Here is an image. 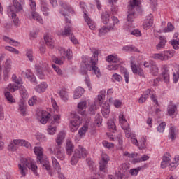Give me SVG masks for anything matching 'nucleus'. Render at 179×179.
<instances>
[{"label":"nucleus","mask_w":179,"mask_h":179,"mask_svg":"<svg viewBox=\"0 0 179 179\" xmlns=\"http://www.w3.org/2000/svg\"><path fill=\"white\" fill-rule=\"evenodd\" d=\"M127 164H124L117 169L116 174H120L122 176V178H124L127 177Z\"/></svg>","instance_id":"5701e85b"},{"label":"nucleus","mask_w":179,"mask_h":179,"mask_svg":"<svg viewBox=\"0 0 179 179\" xmlns=\"http://www.w3.org/2000/svg\"><path fill=\"white\" fill-rule=\"evenodd\" d=\"M60 51V54L63 58H68L69 59H72V50L71 49H68L66 51H65V49L59 50Z\"/></svg>","instance_id":"a878e982"},{"label":"nucleus","mask_w":179,"mask_h":179,"mask_svg":"<svg viewBox=\"0 0 179 179\" xmlns=\"http://www.w3.org/2000/svg\"><path fill=\"white\" fill-rule=\"evenodd\" d=\"M27 168L31 170L33 173L37 176V165L33 162L31 159H27L22 158L20 159V163L18 164V169L22 177H26V173H27Z\"/></svg>","instance_id":"f257e3e1"},{"label":"nucleus","mask_w":179,"mask_h":179,"mask_svg":"<svg viewBox=\"0 0 179 179\" xmlns=\"http://www.w3.org/2000/svg\"><path fill=\"white\" fill-rule=\"evenodd\" d=\"M153 25V18L152 17H147V18L144 20L143 24V27L145 30H148L149 27H152Z\"/></svg>","instance_id":"c85d7f7f"},{"label":"nucleus","mask_w":179,"mask_h":179,"mask_svg":"<svg viewBox=\"0 0 179 179\" xmlns=\"http://www.w3.org/2000/svg\"><path fill=\"white\" fill-rule=\"evenodd\" d=\"M81 74L85 76V82L90 90H92V85H90V78H89V76L87 75V71L85 70L84 71H81Z\"/></svg>","instance_id":"e433bc0d"},{"label":"nucleus","mask_w":179,"mask_h":179,"mask_svg":"<svg viewBox=\"0 0 179 179\" xmlns=\"http://www.w3.org/2000/svg\"><path fill=\"white\" fill-rule=\"evenodd\" d=\"M101 20L103 24H108V22H110V14L108 12L105 11L102 13Z\"/></svg>","instance_id":"f704fd0d"},{"label":"nucleus","mask_w":179,"mask_h":179,"mask_svg":"<svg viewBox=\"0 0 179 179\" xmlns=\"http://www.w3.org/2000/svg\"><path fill=\"white\" fill-rule=\"evenodd\" d=\"M59 96L61 99L64 100V101H66L68 100V92H66L65 90H61L59 91Z\"/></svg>","instance_id":"8fccbe9b"},{"label":"nucleus","mask_w":179,"mask_h":179,"mask_svg":"<svg viewBox=\"0 0 179 179\" xmlns=\"http://www.w3.org/2000/svg\"><path fill=\"white\" fill-rule=\"evenodd\" d=\"M169 164H170V155H164L161 162V167L162 169H166Z\"/></svg>","instance_id":"cd10ccee"},{"label":"nucleus","mask_w":179,"mask_h":179,"mask_svg":"<svg viewBox=\"0 0 179 179\" xmlns=\"http://www.w3.org/2000/svg\"><path fill=\"white\" fill-rule=\"evenodd\" d=\"M122 128L124 131L126 138H132V136L135 135L132 134V132H131V128L129 127V125H128L127 127H122Z\"/></svg>","instance_id":"ea45409f"},{"label":"nucleus","mask_w":179,"mask_h":179,"mask_svg":"<svg viewBox=\"0 0 179 179\" xmlns=\"http://www.w3.org/2000/svg\"><path fill=\"white\" fill-rule=\"evenodd\" d=\"M59 5H60L61 8H62V9H64V10H60V13L63 16H66V13L71 12V7H69L64 1H59Z\"/></svg>","instance_id":"f3484780"},{"label":"nucleus","mask_w":179,"mask_h":179,"mask_svg":"<svg viewBox=\"0 0 179 179\" xmlns=\"http://www.w3.org/2000/svg\"><path fill=\"white\" fill-rule=\"evenodd\" d=\"M20 10H23L22 4L17 0H13V6L8 7L7 13L12 15V13H17V12H20Z\"/></svg>","instance_id":"0eeeda50"},{"label":"nucleus","mask_w":179,"mask_h":179,"mask_svg":"<svg viewBox=\"0 0 179 179\" xmlns=\"http://www.w3.org/2000/svg\"><path fill=\"white\" fill-rule=\"evenodd\" d=\"M177 134H178V131L177 128L174 127H171L169 132V138L171 139V141H176L177 139Z\"/></svg>","instance_id":"6ab92c4d"},{"label":"nucleus","mask_w":179,"mask_h":179,"mask_svg":"<svg viewBox=\"0 0 179 179\" xmlns=\"http://www.w3.org/2000/svg\"><path fill=\"white\" fill-rule=\"evenodd\" d=\"M48 152L50 155H55L57 159L59 160H65V152L61 150V146L55 145L48 148Z\"/></svg>","instance_id":"423d86ee"},{"label":"nucleus","mask_w":179,"mask_h":179,"mask_svg":"<svg viewBox=\"0 0 179 179\" xmlns=\"http://www.w3.org/2000/svg\"><path fill=\"white\" fill-rule=\"evenodd\" d=\"M47 87H48V85H47V83L43 82L35 87V90L38 93H44V92L47 90Z\"/></svg>","instance_id":"aec40b11"},{"label":"nucleus","mask_w":179,"mask_h":179,"mask_svg":"<svg viewBox=\"0 0 179 179\" xmlns=\"http://www.w3.org/2000/svg\"><path fill=\"white\" fill-rule=\"evenodd\" d=\"M164 129H166V122H162L157 127V131L158 132L163 133L164 132Z\"/></svg>","instance_id":"bf43d9fd"},{"label":"nucleus","mask_w":179,"mask_h":179,"mask_svg":"<svg viewBox=\"0 0 179 179\" xmlns=\"http://www.w3.org/2000/svg\"><path fill=\"white\" fill-rule=\"evenodd\" d=\"M108 62H113V64H118L120 62V59L117 56H113L112 55L107 57Z\"/></svg>","instance_id":"c03bdc74"},{"label":"nucleus","mask_w":179,"mask_h":179,"mask_svg":"<svg viewBox=\"0 0 179 179\" xmlns=\"http://www.w3.org/2000/svg\"><path fill=\"white\" fill-rule=\"evenodd\" d=\"M101 113L104 118H108V115H110V106L108 103H104L103 105Z\"/></svg>","instance_id":"393cba45"},{"label":"nucleus","mask_w":179,"mask_h":179,"mask_svg":"<svg viewBox=\"0 0 179 179\" xmlns=\"http://www.w3.org/2000/svg\"><path fill=\"white\" fill-rule=\"evenodd\" d=\"M64 139H65V132L60 131L56 138V143H57V146H61L62 142H64Z\"/></svg>","instance_id":"c756f323"},{"label":"nucleus","mask_w":179,"mask_h":179,"mask_svg":"<svg viewBox=\"0 0 179 179\" xmlns=\"http://www.w3.org/2000/svg\"><path fill=\"white\" fill-rule=\"evenodd\" d=\"M87 106V103L86 101H81L78 104V113L80 114V115H85V113H86V107Z\"/></svg>","instance_id":"dca6fc26"},{"label":"nucleus","mask_w":179,"mask_h":179,"mask_svg":"<svg viewBox=\"0 0 179 179\" xmlns=\"http://www.w3.org/2000/svg\"><path fill=\"white\" fill-rule=\"evenodd\" d=\"M173 30H174V27L173 26V24H171V22H169L167 24V28L163 30V33H169L170 31H173Z\"/></svg>","instance_id":"052dcab7"},{"label":"nucleus","mask_w":179,"mask_h":179,"mask_svg":"<svg viewBox=\"0 0 179 179\" xmlns=\"http://www.w3.org/2000/svg\"><path fill=\"white\" fill-rule=\"evenodd\" d=\"M52 163L53 164V167H55V169H56V170H58V178L59 179H66V178H65V176H64V173H61V171H59L61 170V166H59V162H58V160H57V158H55V157H52Z\"/></svg>","instance_id":"f8f14e48"},{"label":"nucleus","mask_w":179,"mask_h":179,"mask_svg":"<svg viewBox=\"0 0 179 179\" xmlns=\"http://www.w3.org/2000/svg\"><path fill=\"white\" fill-rule=\"evenodd\" d=\"M131 69L134 75H138V76H141V78H145L143 69H142V68H141L139 66L136 65L134 62H131Z\"/></svg>","instance_id":"9d476101"},{"label":"nucleus","mask_w":179,"mask_h":179,"mask_svg":"<svg viewBox=\"0 0 179 179\" xmlns=\"http://www.w3.org/2000/svg\"><path fill=\"white\" fill-rule=\"evenodd\" d=\"M7 89L9 90V92L13 93L14 92H16V90H19V86H17L16 84H9L7 86Z\"/></svg>","instance_id":"603ef678"},{"label":"nucleus","mask_w":179,"mask_h":179,"mask_svg":"<svg viewBox=\"0 0 179 179\" xmlns=\"http://www.w3.org/2000/svg\"><path fill=\"white\" fill-rule=\"evenodd\" d=\"M26 57L28 58L29 61L31 62H33L34 58L33 57V50H28L26 52Z\"/></svg>","instance_id":"13d9d810"},{"label":"nucleus","mask_w":179,"mask_h":179,"mask_svg":"<svg viewBox=\"0 0 179 179\" xmlns=\"http://www.w3.org/2000/svg\"><path fill=\"white\" fill-rule=\"evenodd\" d=\"M103 121V119L101 118V116H100V114H96L95 116V124L97 127H100L101 125V122Z\"/></svg>","instance_id":"4d7b16f0"},{"label":"nucleus","mask_w":179,"mask_h":179,"mask_svg":"<svg viewBox=\"0 0 179 179\" xmlns=\"http://www.w3.org/2000/svg\"><path fill=\"white\" fill-rule=\"evenodd\" d=\"M35 68L36 71H47L48 69V64L42 62L39 64H36Z\"/></svg>","instance_id":"473e14b6"},{"label":"nucleus","mask_w":179,"mask_h":179,"mask_svg":"<svg viewBox=\"0 0 179 179\" xmlns=\"http://www.w3.org/2000/svg\"><path fill=\"white\" fill-rule=\"evenodd\" d=\"M167 113L169 115H174L177 113V106L173 103H170L167 108Z\"/></svg>","instance_id":"b1692460"},{"label":"nucleus","mask_w":179,"mask_h":179,"mask_svg":"<svg viewBox=\"0 0 179 179\" xmlns=\"http://www.w3.org/2000/svg\"><path fill=\"white\" fill-rule=\"evenodd\" d=\"M12 70V60L10 59H8L6 60L4 64V71L6 72H10Z\"/></svg>","instance_id":"58836bf2"},{"label":"nucleus","mask_w":179,"mask_h":179,"mask_svg":"<svg viewBox=\"0 0 179 179\" xmlns=\"http://www.w3.org/2000/svg\"><path fill=\"white\" fill-rule=\"evenodd\" d=\"M106 91H101L100 94L98 95V101H99V104L103 103V100H104V97H106Z\"/></svg>","instance_id":"680f3d73"},{"label":"nucleus","mask_w":179,"mask_h":179,"mask_svg":"<svg viewBox=\"0 0 179 179\" xmlns=\"http://www.w3.org/2000/svg\"><path fill=\"white\" fill-rule=\"evenodd\" d=\"M171 65L169 64V65H164L162 66L163 69V72H162V78L164 80L165 83H169V82H170V75L169 74V71H170V69H171Z\"/></svg>","instance_id":"9b49d317"},{"label":"nucleus","mask_w":179,"mask_h":179,"mask_svg":"<svg viewBox=\"0 0 179 179\" xmlns=\"http://www.w3.org/2000/svg\"><path fill=\"white\" fill-rule=\"evenodd\" d=\"M4 96L6 99V100H8V101H9V103H15L16 100H15L13 99V96H12V94H10L9 92H6L4 93Z\"/></svg>","instance_id":"a18cd8bd"},{"label":"nucleus","mask_w":179,"mask_h":179,"mask_svg":"<svg viewBox=\"0 0 179 179\" xmlns=\"http://www.w3.org/2000/svg\"><path fill=\"white\" fill-rule=\"evenodd\" d=\"M74 118L70 122V129L71 132H76L79 129V124L82 122V118L78 115H73Z\"/></svg>","instance_id":"6e6552de"},{"label":"nucleus","mask_w":179,"mask_h":179,"mask_svg":"<svg viewBox=\"0 0 179 179\" xmlns=\"http://www.w3.org/2000/svg\"><path fill=\"white\" fill-rule=\"evenodd\" d=\"M108 127L109 129H111V131H115V129L117 128L115 127V123H114V121H113V120H108Z\"/></svg>","instance_id":"e2e57ef3"},{"label":"nucleus","mask_w":179,"mask_h":179,"mask_svg":"<svg viewBox=\"0 0 179 179\" xmlns=\"http://www.w3.org/2000/svg\"><path fill=\"white\" fill-rule=\"evenodd\" d=\"M141 5V1L139 0H130V4L128 6L127 11V22L132 23L135 19V10L138 9V6Z\"/></svg>","instance_id":"7ed1b4c3"},{"label":"nucleus","mask_w":179,"mask_h":179,"mask_svg":"<svg viewBox=\"0 0 179 179\" xmlns=\"http://www.w3.org/2000/svg\"><path fill=\"white\" fill-rule=\"evenodd\" d=\"M96 111H97V106H96V103H92L89 108L90 114H91V115H94Z\"/></svg>","instance_id":"864d4df0"},{"label":"nucleus","mask_w":179,"mask_h":179,"mask_svg":"<svg viewBox=\"0 0 179 179\" xmlns=\"http://www.w3.org/2000/svg\"><path fill=\"white\" fill-rule=\"evenodd\" d=\"M99 62V52L94 51L93 52V56L91 57L90 64H91V69L92 73L96 75V78H100L101 76V72L100 71V69L97 66V62Z\"/></svg>","instance_id":"20e7f679"},{"label":"nucleus","mask_w":179,"mask_h":179,"mask_svg":"<svg viewBox=\"0 0 179 179\" xmlns=\"http://www.w3.org/2000/svg\"><path fill=\"white\" fill-rule=\"evenodd\" d=\"M87 156V150L82 145H78L73 152L70 163L71 166H76L79 163V159H85Z\"/></svg>","instance_id":"f03ea898"},{"label":"nucleus","mask_w":179,"mask_h":179,"mask_svg":"<svg viewBox=\"0 0 179 179\" xmlns=\"http://www.w3.org/2000/svg\"><path fill=\"white\" fill-rule=\"evenodd\" d=\"M108 160H110V158H108V155L106 153H103L101 156V162L102 163H108Z\"/></svg>","instance_id":"774afa93"},{"label":"nucleus","mask_w":179,"mask_h":179,"mask_svg":"<svg viewBox=\"0 0 179 179\" xmlns=\"http://www.w3.org/2000/svg\"><path fill=\"white\" fill-rule=\"evenodd\" d=\"M20 94L22 97V100H24V99L27 97V90H26V88L22 85L20 87Z\"/></svg>","instance_id":"09e8293b"},{"label":"nucleus","mask_w":179,"mask_h":179,"mask_svg":"<svg viewBox=\"0 0 179 179\" xmlns=\"http://www.w3.org/2000/svg\"><path fill=\"white\" fill-rule=\"evenodd\" d=\"M84 18L90 30H96V23L94 22V21L90 19V17L87 15V14H86V13H84Z\"/></svg>","instance_id":"2eb2a0df"},{"label":"nucleus","mask_w":179,"mask_h":179,"mask_svg":"<svg viewBox=\"0 0 179 179\" xmlns=\"http://www.w3.org/2000/svg\"><path fill=\"white\" fill-rule=\"evenodd\" d=\"M171 45L174 50H179V41L173 39L171 41Z\"/></svg>","instance_id":"338daca9"},{"label":"nucleus","mask_w":179,"mask_h":179,"mask_svg":"<svg viewBox=\"0 0 179 179\" xmlns=\"http://www.w3.org/2000/svg\"><path fill=\"white\" fill-rule=\"evenodd\" d=\"M44 41L46 45H48L49 48H54V40H52V38H51V36H45Z\"/></svg>","instance_id":"72a5a7b5"},{"label":"nucleus","mask_w":179,"mask_h":179,"mask_svg":"<svg viewBox=\"0 0 179 179\" xmlns=\"http://www.w3.org/2000/svg\"><path fill=\"white\" fill-rule=\"evenodd\" d=\"M150 71L154 76L159 75V67L156 64H152L150 66Z\"/></svg>","instance_id":"de8ad7c7"},{"label":"nucleus","mask_w":179,"mask_h":179,"mask_svg":"<svg viewBox=\"0 0 179 179\" xmlns=\"http://www.w3.org/2000/svg\"><path fill=\"white\" fill-rule=\"evenodd\" d=\"M12 80L17 85H22L23 83V80H22V78H17V77L15 74L12 76Z\"/></svg>","instance_id":"6e6d98bb"},{"label":"nucleus","mask_w":179,"mask_h":179,"mask_svg":"<svg viewBox=\"0 0 179 179\" xmlns=\"http://www.w3.org/2000/svg\"><path fill=\"white\" fill-rule=\"evenodd\" d=\"M57 132V127L50 125L48 128V133L49 135H54Z\"/></svg>","instance_id":"0e129e2a"},{"label":"nucleus","mask_w":179,"mask_h":179,"mask_svg":"<svg viewBox=\"0 0 179 179\" xmlns=\"http://www.w3.org/2000/svg\"><path fill=\"white\" fill-rule=\"evenodd\" d=\"M17 146H24L25 148H30V143L26 141V140H13L9 143L8 146V150L10 152H16V150H17Z\"/></svg>","instance_id":"39448f33"},{"label":"nucleus","mask_w":179,"mask_h":179,"mask_svg":"<svg viewBox=\"0 0 179 179\" xmlns=\"http://www.w3.org/2000/svg\"><path fill=\"white\" fill-rule=\"evenodd\" d=\"M160 42L156 45L157 50H163V48L166 46V43H167V41L166 39L163 38V37L160 36Z\"/></svg>","instance_id":"79ce46f5"},{"label":"nucleus","mask_w":179,"mask_h":179,"mask_svg":"<svg viewBox=\"0 0 179 179\" xmlns=\"http://www.w3.org/2000/svg\"><path fill=\"white\" fill-rule=\"evenodd\" d=\"M34 152L37 156V162H41V160L46 158L45 156H44V150H43L42 147H34Z\"/></svg>","instance_id":"ddd939ff"},{"label":"nucleus","mask_w":179,"mask_h":179,"mask_svg":"<svg viewBox=\"0 0 179 179\" xmlns=\"http://www.w3.org/2000/svg\"><path fill=\"white\" fill-rule=\"evenodd\" d=\"M8 15L12 17L15 26H19L20 24V21L16 15V13H12V14L8 13Z\"/></svg>","instance_id":"a19ab883"},{"label":"nucleus","mask_w":179,"mask_h":179,"mask_svg":"<svg viewBox=\"0 0 179 179\" xmlns=\"http://www.w3.org/2000/svg\"><path fill=\"white\" fill-rule=\"evenodd\" d=\"M84 93H85V90H83V88H82V87H78L74 92V94H73L74 100L80 99V97H82V95Z\"/></svg>","instance_id":"412c9836"},{"label":"nucleus","mask_w":179,"mask_h":179,"mask_svg":"<svg viewBox=\"0 0 179 179\" xmlns=\"http://www.w3.org/2000/svg\"><path fill=\"white\" fill-rule=\"evenodd\" d=\"M151 58L157 61H164V56L163 52L161 53H154L152 55Z\"/></svg>","instance_id":"4c0bfd02"},{"label":"nucleus","mask_w":179,"mask_h":179,"mask_svg":"<svg viewBox=\"0 0 179 179\" xmlns=\"http://www.w3.org/2000/svg\"><path fill=\"white\" fill-rule=\"evenodd\" d=\"M41 10L45 16L50 15V8H48V4L44 3L41 6Z\"/></svg>","instance_id":"37998d69"},{"label":"nucleus","mask_w":179,"mask_h":179,"mask_svg":"<svg viewBox=\"0 0 179 179\" xmlns=\"http://www.w3.org/2000/svg\"><path fill=\"white\" fill-rule=\"evenodd\" d=\"M5 50L7 51H10V52H13V54H19V50H16V48L10 46H6Z\"/></svg>","instance_id":"69168bd1"},{"label":"nucleus","mask_w":179,"mask_h":179,"mask_svg":"<svg viewBox=\"0 0 179 179\" xmlns=\"http://www.w3.org/2000/svg\"><path fill=\"white\" fill-rule=\"evenodd\" d=\"M87 129H89V127H87V124H85L83 127L79 129L78 130V134L80 136H83L86 132H87Z\"/></svg>","instance_id":"3c124183"},{"label":"nucleus","mask_w":179,"mask_h":179,"mask_svg":"<svg viewBox=\"0 0 179 179\" xmlns=\"http://www.w3.org/2000/svg\"><path fill=\"white\" fill-rule=\"evenodd\" d=\"M31 13L32 17H33V19H34V20H36V22H38L39 23H43V18H41V17H40L38 13H36V11H31Z\"/></svg>","instance_id":"49530a36"},{"label":"nucleus","mask_w":179,"mask_h":179,"mask_svg":"<svg viewBox=\"0 0 179 179\" xmlns=\"http://www.w3.org/2000/svg\"><path fill=\"white\" fill-rule=\"evenodd\" d=\"M122 51L124 52H139V50L134 45H125L122 48Z\"/></svg>","instance_id":"bb28decb"},{"label":"nucleus","mask_w":179,"mask_h":179,"mask_svg":"<svg viewBox=\"0 0 179 179\" xmlns=\"http://www.w3.org/2000/svg\"><path fill=\"white\" fill-rule=\"evenodd\" d=\"M73 144L69 140L66 141V150L69 156H71L73 153Z\"/></svg>","instance_id":"7c9ffc66"},{"label":"nucleus","mask_w":179,"mask_h":179,"mask_svg":"<svg viewBox=\"0 0 179 179\" xmlns=\"http://www.w3.org/2000/svg\"><path fill=\"white\" fill-rule=\"evenodd\" d=\"M71 33H72V29H71V27L66 26L64 27V31L62 32V36H71Z\"/></svg>","instance_id":"5fc2aeb1"},{"label":"nucleus","mask_w":179,"mask_h":179,"mask_svg":"<svg viewBox=\"0 0 179 179\" xmlns=\"http://www.w3.org/2000/svg\"><path fill=\"white\" fill-rule=\"evenodd\" d=\"M19 110L22 115H26L27 106L24 99H20L19 102Z\"/></svg>","instance_id":"4be33fe9"},{"label":"nucleus","mask_w":179,"mask_h":179,"mask_svg":"<svg viewBox=\"0 0 179 179\" xmlns=\"http://www.w3.org/2000/svg\"><path fill=\"white\" fill-rule=\"evenodd\" d=\"M120 72L124 75L126 83H129V73L124 67H120Z\"/></svg>","instance_id":"c9c22d12"},{"label":"nucleus","mask_w":179,"mask_h":179,"mask_svg":"<svg viewBox=\"0 0 179 179\" xmlns=\"http://www.w3.org/2000/svg\"><path fill=\"white\" fill-rule=\"evenodd\" d=\"M37 164H41L42 168L47 171H50L51 170V164H50V162L47 157L43 158V159H41V161H38Z\"/></svg>","instance_id":"4468645a"},{"label":"nucleus","mask_w":179,"mask_h":179,"mask_svg":"<svg viewBox=\"0 0 179 179\" xmlns=\"http://www.w3.org/2000/svg\"><path fill=\"white\" fill-rule=\"evenodd\" d=\"M37 115L41 124H47L48 120L51 118V114L45 110H40L37 113Z\"/></svg>","instance_id":"1a4fd4ad"},{"label":"nucleus","mask_w":179,"mask_h":179,"mask_svg":"<svg viewBox=\"0 0 179 179\" xmlns=\"http://www.w3.org/2000/svg\"><path fill=\"white\" fill-rule=\"evenodd\" d=\"M164 54V61H168L170 58H173L174 57V54H176V51L171 50L163 52Z\"/></svg>","instance_id":"2f4dec72"},{"label":"nucleus","mask_w":179,"mask_h":179,"mask_svg":"<svg viewBox=\"0 0 179 179\" xmlns=\"http://www.w3.org/2000/svg\"><path fill=\"white\" fill-rule=\"evenodd\" d=\"M111 30H114V25L103 26L99 29V36H104V34H107V33L111 31Z\"/></svg>","instance_id":"a211bd4d"}]
</instances>
